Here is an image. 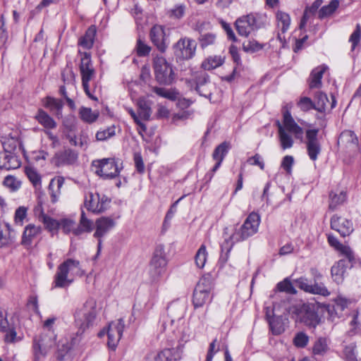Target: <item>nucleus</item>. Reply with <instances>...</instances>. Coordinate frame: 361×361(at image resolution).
Returning a JSON list of instances; mask_svg holds the SVG:
<instances>
[{
	"instance_id": "5fc2aeb1",
	"label": "nucleus",
	"mask_w": 361,
	"mask_h": 361,
	"mask_svg": "<svg viewBox=\"0 0 361 361\" xmlns=\"http://www.w3.org/2000/svg\"><path fill=\"white\" fill-rule=\"evenodd\" d=\"M269 324L274 334L277 335L283 332L284 328L279 317L269 319Z\"/></svg>"
},
{
	"instance_id": "f257e3e1",
	"label": "nucleus",
	"mask_w": 361,
	"mask_h": 361,
	"mask_svg": "<svg viewBox=\"0 0 361 361\" xmlns=\"http://www.w3.org/2000/svg\"><path fill=\"white\" fill-rule=\"evenodd\" d=\"M279 137L282 149L291 148L293 145V137L302 140L303 129L298 125L288 110L283 112V122L276 121Z\"/></svg>"
},
{
	"instance_id": "de8ad7c7",
	"label": "nucleus",
	"mask_w": 361,
	"mask_h": 361,
	"mask_svg": "<svg viewBox=\"0 0 361 361\" xmlns=\"http://www.w3.org/2000/svg\"><path fill=\"white\" fill-rule=\"evenodd\" d=\"M76 343V338L72 339V341L69 343L66 339L62 340L58 345V358L62 360L64 355L71 349L73 345Z\"/></svg>"
},
{
	"instance_id": "4468645a",
	"label": "nucleus",
	"mask_w": 361,
	"mask_h": 361,
	"mask_svg": "<svg viewBox=\"0 0 361 361\" xmlns=\"http://www.w3.org/2000/svg\"><path fill=\"white\" fill-rule=\"evenodd\" d=\"M109 202L110 200L105 195L90 192L85 195L84 204L87 210L94 213H100L107 209Z\"/></svg>"
},
{
	"instance_id": "f3484780",
	"label": "nucleus",
	"mask_w": 361,
	"mask_h": 361,
	"mask_svg": "<svg viewBox=\"0 0 361 361\" xmlns=\"http://www.w3.org/2000/svg\"><path fill=\"white\" fill-rule=\"evenodd\" d=\"M296 286L304 291L312 294H318L323 296H327L330 294L327 288L323 283H315L314 284H309L308 280L305 278H299L295 280Z\"/></svg>"
},
{
	"instance_id": "bb28decb",
	"label": "nucleus",
	"mask_w": 361,
	"mask_h": 361,
	"mask_svg": "<svg viewBox=\"0 0 361 361\" xmlns=\"http://www.w3.org/2000/svg\"><path fill=\"white\" fill-rule=\"evenodd\" d=\"M181 351L178 348H165L160 351L155 357V361H179Z\"/></svg>"
},
{
	"instance_id": "79ce46f5",
	"label": "nucleus",
	"mask_w": 361,
	"mask_h": 361,
	"mask_svg": "<svg viewBox=\"0 0 361 361\" xmlns=\"http://www.w3.org/2000/svg\"><path fill=\"white\" fill-rule=\"evenodd\" d=\"M41 220L44 224L47 229L52 234L56 233L59 230L60 220L54 219L44 214L41 216Z\"/></svg>"
},
{
	"instance_id": "4c0bfd02",
	"label": "nucleus",
	"mask_w": 361,
	"mask_h": 361,
	"mask_svg": "<svg viewBox=\"0 0 361 361\" xmlns=\"http://www.w3.org/2000/svg\"><path fill=\"white\" fill-rule=\"evenodd\" d=\"M224 59L220 56H209L202 63V68L204 70H213L224 63Z\"/></svg>"
},
{
	"instance_id": "e2e57ef3",
	"label": "nucleus",
	"mask_w": 361,
	"mask_h": 361,
	"mask_svg": "<svg viewBox=\"0 0 361 361\" xmlns=\"http://www.w3.org/2000/svg\"><path fill=\"white\" fill-rule=\"evenodd\" d=\"M92 226H93L92 221L88 219L87 218L85 212L82 211L81 213L80 225L78 226V227H80L81 229V233L83 231H90Z\"/></svg>"
},
{
	"instance_id": "0eeeda50",
	"label": "nucleus",
	"mask_w": 361,
	"mask_h": 361,
	"mask_svg": "<svg viewBox=\"0 0 361 361\" xmlns=\"http://www.w3.org/2000/svg\"><path fill=\"white\" fill-rule=\"evenodd\" d=\"M289 312L296 315L305 325L314 328L319 323V317L313 304H298L290 307Z\"/></svg>"
},
{
	"instance_id": "20e7f679",
	"label": "nucleus",
	"mask_w": 361,
	"mask_h": 361,
	"mask_svg": "<svg viewBox=\"0 0 361 361\" xmlns=\"http://www.w3.org/2000/svg\"><path fill=\"white\" fill-rule=\"evenodd\" d=\"M339 256L342 257L331 267V276L336 283H341L347 274V269L357 262L353 250H338Z\"/></svg>"
},
{
	"instance_id": "774afa93",
	"label": "nucleus",
	"mask_w": 361,
	"mask_h": 361,
	"mask_svg": "<svg viewBox=\"0 0 361 361\" xmlns=\"http://www.w3.org/2000/svg\"><path fill=\"white\" fill-rule=\"evenodd\" d=\"M207 250H198L195 257L196 265L199 268H203L207 261Z\"/></svg>"
},
{
	"instance_id": "3c124183",
	"label": "nucleus",
	"mask_w": 361,
	"mask_h": 361,
	"mask_svg": "<svg viewBox=\"0 0 361 361\" xmlns=\"http://www.w3.org/2000/svg\"><path fill=\"white\" fill-rule=\"evenodd\" d=\"M338 0H332L327 6H323L319 12V18H322L333 13L338 7Z\"/></svg>"
},
{
	"instance_id": "412c9836",
	"label": "nucleus",
	"mask_w": 361,
	"mask_h": 361,
	"mask_svg": "<svg viewBox=\"0 0 361 361\" xmlns=\"http://www.w3.org/2000/svg\"><path fill=\"white\" fill-rule=\"evenodd\" d=\"M150 38L152 43L161 51L166 49L164 29L161 25H154L150 30Z\"/></svg>"
},
{
	"instance_id": "ea45409f",
	"label": "nucleus",
	"mask_w": 361,
	"mask_h": 361,
	"mask_svg": "<svg viewBox=\"0 0 361 361\" xmlns=\"http://www.w3.org/2000/svg\"><path fill=\"white\" fill-rule=\"evenodd\" d=\"M79 115L84 122L92 123L97 119L99 112L97 111H92L90 108L81 107L79 110Z\"/></svg>"
},
{
	"instance_id": "e433bc0d",
	"label": "nucleus",
	"mask_w": 361,
	"mask_h": 361,
	"mask_svg": "<svg viewBox=\"0 0 361 361\" xmlns=\"http://www.w3.org/2000/svg\"><path fill=\"white\" fill-rule=\"evenodd\" d=\"M12 241L10 225L7 223L0 225V247L10 245Z\"/></svg>"
},
{
	"instance_id": "bf43d9fd",
	"label": "nucleus",
	"mask_w": 361,
	"mask_h": 361,
	"mask_svg": "<svg viewBox=\"0 0 361 361\" xmlns=\"http://www.w3.org/2000/svg\"><path fill=\"white\" fill-rule=\"evenodd\" d=\"M299 108L303 111H307L310 109H315V104L312 100L307 97H302L298 102Z\"/></svg>"
},
{
	"instance_id": "5701e85b",
	"label": "nucleus",
	"mask_w": 361,
	"mask_h": 361,
	"mask_svg": "<svg viewBox=\"0 0 361 361\" xmlns=\"http://www.w3.org/2000/svg\"><path fill=\"white\" fill-rule=\"evenodd\" d=\"M20 166L18 157L6 151L0 152V168L6 170L18 169Z\"/></svg>"
},
{
	"instance_id": "7ed1b4c3",
	"label": "nucleus",
	"mask_w": 361,
	"mask_h": 361,
	"mask_svg": "<svg viewBox=\"0 0 361 361\" xmlns=\"http://www.w3.org/2000/svg\"><path fill=\"white\" fill-rule=\"evenodd\" d=\"M56 335L53 329L43 330L33 340L34 361L43 360L49 352L56 345Z\"/></svg>"
},
{
	"instance_id": "13d9d810",
	"label": "nucleus",
	"mask_w": 361,
	"mask_h": 361,
	"mask_svg": "<svg viewBox=\"0 0 361 361\" xmlns=\"http://www.w3.org/2000/svg\"><path fill=\"white\" fill-rule=\"evenodd\" d=\"M165 269L149 265V275L151 283H156L164 273Z\"/></svg>"
},
{
	"instance_id": "9b49d317",
	"label": "nucleus",
	"mask_w": 361,
	"mask_h": 361,
	"mask_svg": "<svg viewBox=\"0 0 361 361\" xmlns=\"http://www.w3.org/2000/svg\"><path fill=\"white\" fill-rule=\"evenodd\" d=\"M95 173L104 179H111L117 176L121 168L114 159H104L92 162Z\"/></svg>"
},
{
	"instance_id": "49530a36",
	"label": "nucleus",
	"mask_w": 361,
	"mask_h": 361,
	"mask_svg": "<svg viewBox=\"0 0 361 361\" xmlns=\"http://www.w3.org/2000/svg\"><path fill=\"white\" fill-rule=\"evenodd\" d=\"M228 149H229V144L226 142H222L221 144L218 145L215 148V149L212 154V157H213L214 160L222 162L224 157L227 154Z\"/></svg>"
},
{
	"instance_id": "6e6552de",
	"label": "nucleus",
	"mask_w": 361,
	"mask_h": 361,
	"mask_svg": "<svg viewBox=\"0 0 361 361\" xmlns=\"http://www.w3.org/2000/svg\"><path fill=\"white\" fill-rule=\"evenodd\" d=\"M263 17L257 13H250L238 18L235 21V27L238 34L247 37L263 26Z\"/></svg>"
},
{
	"instance_id": "aec40b11",
	"label": "nucleus",
	"mask_w": 361,
	"mask_h": 361,
	"mask_svg": "<svg viewBox=\"0 0 361 361\" xmlns=\"http://www.w3.org/2000/svg\"><path fill=\"white\" fill-rule=\"evenodd\" d=\"M0 331L6 334L4 339L6 343L16 341V331L14 325L8 322L1 309H0Z\"/></svg>"
},
{
	"instance_id": "338daca9",
	"label": "nucleus",
	"mask_w": 361,
	"mask_h": 361,
	"mask_svg": "<svg viewBox=\"0 0 361 361\" xmlns=\"http://www.w3.org/2000/svg\"><path fill=\"white\" fill-rule=\"evenodd\" d=\"M277 288L280 291H284L288 293L294 294L296 293V290H295L294 287L293 286L291 282L288 281L287 279L283 280L281 282H279L277 284Z\"/></svg>"
},
{
	"instance_id": "72a5a7b5",
	"label": "nucleus",
	"mask_w": 361,
	"mask_h": 361,
	"mask_svg": "<svg viewBox=\"0 0 361 361\" xmlns=\"http://www.w3.org/2000/svg\"><path fill=\"white\" fill-rule=\"evenodd\" d=\"M56 158L61 164H72L76 161L78 154L72 149H68L57 153Z\"/></svg>"
},
{
	"instance_id": "393cba45",
	"label": "nucleus",
	"mask_w": 361,
	"mask_h": 361,
	"mask_svg": "<svg viewBox=\"0 0 361 361\" xmlns=\"http://www.w3.org/2000/svg\"><path fill=\"white\" fill-rule=\"evenodd\" d=\"M116 225L114 219L109 217H102L96 221V231L94 235L101 238L111 230Z\"/></svg>"
},
{
	"instance_id": "cd10ccee",
	"label": "nucleus",
	"mask_w": 361,
	"mask_h": 361,
	"mask_svg": "<svg viewBox=\"0 0 361 361\" xmlns=\"http://www.w3.org/2000/svg\"><path fill=\"white\" fill-rule=\"evenodd\" d=\"M276 18L278 27L281 31V32L278 34V38L281 41L284 39V36H282V35L286 32L290 27L291 21L290 17L287 13L279 11L276 14Z\"/></svg>"
},
{
	"instance_id": "c756f323",
	"label": "nucleus",
	"mask_w": 361,
	"mask_h": 361,
	"mask_svg": "<svg viewBox=\"0 0 361 361\" xmlns=\"http://www.w3.org/2000/svg\"><path fill=\"white\" fill-rule=\"evenodd\" d=\"M63 184L64 178L61 176H58L51 180L49 185V191L52 202H56L58 200Z\"/></svg>"
},
{
	"instance_id": "09e8293b",
	"label": "nucleus",
	"mask_w": 361,
	"mask_h": 361,
	"mask_svg": "<svg viewBox=\"0 0 361 361\" xmlns=\"http://www.w3.org/2000/svg\"><path fill=\"white\" fill-rule=\"evenodd\" d=\"M214 278L211 274H206L200 279L197 285H200L202 289L211 293L214 287Z\"/></svg>"
},
{
	"instance_id": "58836bf2",
	"label": "nucleus",
	"mask_w": 361,
	"mask_h": 361,
	"mask_svg": "<svg viewBox=\"0 0 361 361\" xmlns=\"http://www.w3.org/2000/svg\"><path fill=\"white\" fill-rule=\"evenodd\" d=\"M338 144L345 145H356L357 142V138L354 132L351 130L343 131L338 139Z\"/></svg>"
},
{
	"instance_id": "f704fd0d",
	"label": "nucleus",
	"mask_w": 361,
	"mask_h": 361,
	"mask_svg": "<svg viewBox=\"0 0 361 361\" xmlns=\"http://www.w3.org/2000/svg\"><path fill=\"white\" fill-rule=\"evenodd\" d=\"M329 209L334 210L345 202L347 198L346 192L344 191L331 192L329 195Z\"/></svg>"
},
{
	"instance_id": "0e129e2a",
	"label": "nucleus",
	"mask_w": 361,
	"mask_h": 361,
	"mask_svg": "<svg viewBox=\"0 0 361 361\" xmlns=\"http://www.w3.org/2000/svg\"><path fill=\"white\" fill-rule=\"evenodd\" d=\"M308 341V336L303 332H300L298 333L294 337L293 343L298 348H304L307 345Z\"/></svg>"
},
{
	"instance_id": "37998d69",
	"label": "nucleus",
	"mask_w": 361,
	"mask_h": 361,
	"mask_svg": "<svg viewBox=\"0 0 361 361\" xmlns=\"http://www.w3.org/2000/svg\"><path fill=\"white\" fill-rule=\"evenodd\" d=\"M25 173L33 186L36 189H40L42 186L41 176L36 169L32 167H26Z\"/></svg>"
},
{
	"instance_id": "a18cd8bd",
	"label": "nucleus",
	"mask_w": 361,
	"mask_h": 361,
	"mask_svg": "<svg viewBox=\"0 0 361 361\" xmlns=\"http://www.w3.org/2000/svg\"><path fill=\"white\" fill-rule=\"evenodd\" d=\"M327 95L322 92H319L315 95V110L319 112H324L329 103Z\"/></svg>"
},
{
	"instance_id": "6e6d98bb",
	"label": "nucleus",
	"mask_w": 361,
	"mask_h": 361,
	"mask_svg": "<svg viewBox=\"0 0 361 361\" xmlns=\"http://www.w3.org/2000/svg\"><path fill=\"white\" fill-rule=\"evenodd\" d=\"M135 49L138 56H145L149 54L151 47L145 44L141 39H138L137 40Z\"/></svg>"
},
{
	"instance_id": "b1692460",
	"label": "nucleus",
	"mask_w": 361,
	"mask_h": 361,
	"mask_svg": "<svg viewBox=\"0 0 361 361\" xmlns=\"http://www.w3.org/2000/svg\"><path fill=\"white\" fill-rule=\"evenodd\" d=\"M212 294L202 289L200 285H197L192 298V302L195 308L202 307L212 300Z\"/></svg>"
},
{
	"instance_id": "6ab92c4d",
	"label": "nucleus",
	"mask_w": 361,
	"mask_h": 361,
	"mask_svg": "<svg viewBox=\"0 0 361 361\" xmlns=\"http://www.w3.org/2000/svg\"><path fill=\"white\" fill-rule=\"evenodd\" d=\"M185 307L183 304L177 302H173L168 306V314L171 317V324L169 330L175 332V329L173 328L175 323H180L184 316Z\"/></svg>"
},
{
	"instance_id": "dca6fc26",
	"label": "nucleus",
	"mask_w": 361,
	"mask_h": 361,
	"mask_svg": "<svg viewBox=\"0 0 361 361\" xmlns=\"http://www.w3.org/2000/svg\"><path fill=\"white\" fill-rule=\"evenodd\" d=\"M124 326L125 324L123 319H119L116 321L111 322L109 324L107 329V344L111 349H115L117 346L118 341L122 336Z\"/></svg>"
},
{
	"instance_id": "39448f33",
	"label": "nucleus",
	"mask_w": 361,
	"mask_h": 361,
	"mask_svg": "<svg viewBox=\"0 0 361 361\" xmlns=\"http://www.w3.org/2000/svg\"><path fill=\"white\" fill-rule=\"evenodd\" d=\"M96 307V301L89 298L75 311V322L82 331L92 325L97 315Z\"/></svg>"
},
{
	"instance_id": "7c9ffc66",
	"label": "nucleus",
	"mask_w": 361,
	"mask_h": 361,
	"mask_svg": "<svg viewBox=\"0 0 361 361\" xmlns=\"http://www.w3.org/2000/svg\"><path fill=\"white\" fill-rule=\"evenodd\" d=\"M59 229L62 230L66 234L73 233L75 235H78L81 233V229L76 222L68 218L60 219Z\"/></svg>"
},
{
	"instance_id": "423d86ee",
	"label": "nucleus",
	"mask_w": 361,
	"mask_h": 361,
	"mask_svg": "<svg viewBox=\"0 0 361 361\" xmlns=\"http://www.w3.org/2000/svg\"><path fill=\"white\" fill-rule=\"evenodd\" d=\"M153 68L157 81L161 85H171L175 80L172 65L161 56H157L153 60Z\"/></svg>"
},
{
	"instance_id": "c9c22d12",
	"label": "nucleus",
	"mask_w": 361,
	"mask_h": 361,
	"mask_svg": "<svg viewBox=\"0 0 361 361\" xmlns=\"http://www.w3.org/2000/svg\"><path fill=\"white\" fill-rule=\"evenodd\" d=\"M139 119L149 120L151 116V108L149 102L143 97L137 100Z\"/></svg>"
},
{
	"instance_id": "4d7b16f0",
	"label": "nucleus",
	"mask_w": 361,
	"mask_h": 361,
	"mask_svg": "<svg viewBox=\"0 0 361 361\" xmlns=\"http://www.w3.org/2000/svg\"><path fill=\"white\" fill-rule=\"evenodd\" d=\"M216 40V35L214 33H206L201 35L199 41L202 48H205L213 44Z\"/></svg>"
},
{
	"instance_id": "2f4dec72",
	"label": "nucleus",
	"mask_w": 361,
	"mask_h": 361,
	"mask_svg": "<svg viewBox=\"0 0 361 361\" xmlns=\"http://www.w3.org/2000/svg\"><path fill=\"white\" fill-rule=\"evenodd\" d=\"M41 232L40 226H36L33 224L27 225L24 230L23 234L22 243L25 245H28L31 243L32 239L37 236Z\"/></svg>"
},
{
	"instance_id": "f8f14e48",
	"label": "nucleus",
	"mask_w": 361,
	"mask_h": 361,
	"mask_svg": "<svg viewBox=\"0 0 361 361\" xmlns=\"http://www.w3.org/2000/svg\"><path fill=\"white\" fill-rule=\"evenodd\" d=\"M190 86L202 97L209 98L212 96V90L214 88L209 78V75L204 71L197 72L194 75L192 81L188 82Z\"/></svg>"
},
{
	"instance_id": "f03ea898",
	"label": "nucleus",
	"mask_w": 361,
	"mask_h": 361,
	"mask_svg": "<svg viewBox=\"0 0 361 361\" xmlns=\"http://www.w3.org/2000/svg\"><path fill=\"white\" fill-rule=\"evenodd\" d=\"M85 274L78 260L68 259L57 268L52 288H66L74 281L75 276Z\"/></svg>"
},
{
	"instance_id": "9d476101",
	"label": "nucleus",
	"mask_w": 361,
	"mask_h": 361,
	"mask_svg": "<svg viewBox=\"0 0 361 361\" xmlns=\"http://www.w3.org/2000/svg\"><path fill=\"white\" fill-rule=\"evenodd\" d=\"M80 71L82 76V85L85 92L88 97L94 101H97V98L92 94L89 87L90 81H91L95 75V71L92 64L90 55L86 52L84 53L83 56L81 58Z\"/></svg>"
},
{
	"instance_id": "c85d7f7f",
	"label": "nucleus",
	"mask_w": 361,
	"mask_h": 361,
	"mask_svg": "<svg viewBox=\"0 0 361 361\" xmlns=\"http://www.w3.org/2000/svg\"><path fill=\"white\" fill-rule=\"evenodd\" d=\"M35 118L47 130L54 129L56 128V122L43 109H38L36 115L35 116Z\"/></svg>"
},
{
	"instance_id": "c03bdc74",
	"label": "nucleus",
	"mask_w": 361,
	"mask_h": 361,
	"mask_svg": "<svg viewBox=\"0 0 361 361\" xmlns=\"http://www.w3.org/2000/svg\"><path fill=\"white\" fill-rule=\"evenodd\" d=\"M329 350L327 339L325 338H319L314 343L312 353L314 355H322L325 354Z\"/></svg>"
},
{
	"instance_id": "4be33fe9",
	"label": "nucleus",
	"mask_w": 361,
	"mask_h": 361,
	"mask_svg": "<svg viewBox=\"0 0 361 361\" xmlns=\"http://www.w3.org/2000/svg\"><path fill=\"white\" fill-rule=\"evenodd\" d=\"M43 102L44 107L49 109L54 116L57 118H62L64 104L62 99L48 96L44 99Z\"/></svg>"
},
{
	"instance_id": "052dcab7",
	"label": "nucleus",
	"mask_w": 361,
	"mask_h": 361,
	"mask_svg": "<svg viewBox=\"0 0 361 361\" xmlns=\"http://www.w3.org/2000/svg\"><path fill=\"white\" fill-rule=\"evenodd\" d=\"M314 16H313L310 11L305 9L303 16L301 18L299 29L300 30L305 31V27L309 25H310L312 23Z\"/></svg>"
},
{
	"instance_id": "a211bd4d",
	"label": "nucleus",
	"mask_w": 361,
	"mask_h": 361,
	"mask_svg": "<svg viewBox=\"0 0 361 361\" xmlns=\"http://www.w3.org/2000/svg\"><path fill=\"white\" fill-rule=\"evenodd\" d=\"M331 227L343 237L349 235L353 231L352 221L337 215H334L331 217Z\"/></svg>"
},
{
	"instance_id": "a19ab883",
	"label": "nucleus",
	"mask_w": 361,
	"mask_h": 361,
	"mask_svg": "<svg viewBox=\"0 0 361 361\" xmlns=\"http://www.w3.org/2000/svg\"><path fill=\"white\" fill-rule=\"evenodd\" d=\"M166 263L167 262L165 257L164 250H155V252L151 260L150 265L154 266V267H159L161 269H165Z\"/></svg>"
},
{
	"instance_id": "603ef678",
	"label": "nucleus",
	"mask_w": 361,
	"mask_h": 361,
	"mask_svg": "<svg viewBox=\"0 0 361 361\" xmlns=\"http://www.w3.org/2000/svg\"><path fill=\"white\" fill-rule=\"evenodd\" d=\"M185 9L186 7L184 4H176L169 11V15L172 18L180 19L184 16Z\"/></svg>"
},
{
	"instance_id": "1a4fd4ad",
	"label": "nucleus",
	"mask_w": 361,
	"mask_h": 361,
	"mask_svg": "<svg viewBox=\"0 0 361 361\" xmlns=\"http://www.w3.org/2000/svg\"><path fill=\"white\" fill-rule=\"evenodd\" d=\"M196 49L195 40L187 37H181L173 45V54L177 61L192 59L195 55Z\"/></svg>"
},
{
	"instance_id": "864d4df0",
	"label": "nucleus",
	"mask_w": 361,
	"mask_h": 361,
	"mask_svg": "<svg viewBox=\"0 0 361 361\" xmlns=\"http://www.w3.org/2000/svg\"><path fill=\"white\" fill-rule=\"evenodd\" d=\"M116 128L114 126L108 127L106 129L99 130L96 134V138L99 141H104L114 136Z\"/></svg>"
},
{
	"instance_id": "69168bd1",
	"label": "nucleus",
	"mask_w": 361,
	"mask_h": 361,
	"mask_svg": "<svg viewBox=\"0 0 361 361\" xmlns=\"http://www.w3.org/2000/svg\"><path fill=\"white\" fill-rule=\"evenodd\" d=\"M356 345L354 343H351L345 346L344 349V355L346 361H358L355 353Z\"/></svg>"
},
{
	"instance_id": "680f3d73",
	"label": "nucleus",
	"mask_w": 361,
	"mask_h": 361,
	"mask_svg": "<svg viewBox=\"0 0 361 361\" xmlns=\"http://www.w3.org/2000/svg\"><path fill=\"white\" fill-rule=\"evenodd\" d=\"M361 39V29L359 25H357L355 30L351 34L349 42L352 44L351 49L353 51L360 44Z\"/></svg>"
},
{
	"instance_id": "2eb2a0df",
	"label": "nucleus",
	"mask_w": 361,
	"mask_h": 361,
	"mask_svg": "<svg viewBox=\"0 0 361 361\" xmlns=\"http://www.w3.org/2000/svg\"><path fill=\"white\" fill-rule=\"evenodd\" d=\"M318 129H308L305 132V145L309 158L315 161L322 152V145L318 139Z\"/></svg>"
},
{
	"instance_id": "473e14b6",
	"label": "nucleus",
	"mask_w": 361,
	"mask_h": 361,
	"mask_svg": "<svg viewBox=\"0 0 361 361\" xmlns=\"http://www.w3.org/2000/svg\"><path fill=\"white\" fill-rule=\"evenodd\" d=\"M95 34V27L93 26L90 27L85 32L84 36L79 39L78 44L86 49L92 48L94 43Z\"/></svg>"
},
{
	"instance_id": "8fccbe9b",
	"label": "nucleus",
	"mask_w": 361,
	"mask_h": 361,
	"mask_svg": "<svg viewBox=\"0 0 361 361\" xmlns=\"http://www.w3.org/2000/svg\"><path fill=\"white\" fill-rule=\"evenodd\" d=\"M4 185L11 191H17L21 186V182L13 176H7L4 180Z\"/></svg>"
},
{
	"instance_id": "a878e982",
	"label": "nucleus",
	"mask_w": 361,
	"mask_h": 361,
	"mask_svg": "<svg viewBox=\"0 0 361 361\" xmlns=\"http://www.w3.org/2000/svg\"><path fill=\"white\" fill-rule=\"evenodd\" d=\"M328 67L321 65L314 68L309 78V87L310 89L319 88L322 86V79Z\"/></svg>"
},
{
	"instance_id": "ddd939ff",
	"label": "nucleus",
	"mask_w": 361,
	"mask_h": 361,
	"mask_svg": "<svg viewBox=\"0 0 361 361\" xmlns=\"http://www.w3.org/2000/svg\"><path fill=\"white\" fill-rule=\"evenodd\" d=\"M260 221V216L257 213L251 212L233 238L243 240L253 235L258 231Z\"/></svg>"
}]
</instances>
